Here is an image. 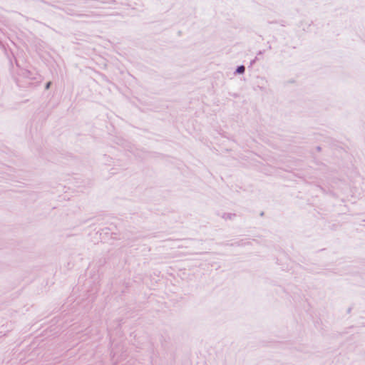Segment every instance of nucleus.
Wrapping results in <instances>:
<instances>
[{
	"label": "nucleus",
	"mask_w": 365,
	"mask_h": 365,
	"mask_svg": "<svg viewBox=\"0 0 365 365\" xmlns=\"http://www.w3.org/2000/svg\"><path fill=\"white\" fill-rule=\"evenodd\" d=\"M245 71V67L243 66H240L237 68V72L239 73H242Z\"/></svg>",
	"instance_id": "f257e3e1"
},
{
	"label": "nucleus",
	"mask_w": 365,
	"mask_h": 365,
	"mask_svg": "<svg viewBox=\"0 0 365 365\" xmlns=\"http://www.w3.org/2000/svg\"><path fill=\"white\" fill-rule=\"evenodd\" d=\"M51 85V82H48L47 84H46V88L48 89L49 88Z\"/></svg>",
	"instance_id": "f03ea898"
}]
</instances>
